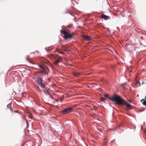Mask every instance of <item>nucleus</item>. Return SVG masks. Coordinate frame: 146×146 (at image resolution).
I'll return each mask as SVG.
<instances>
[{
    "instance_id": "19",
    "label": "nucleus",
    "mask_w": 146,
    "mask_h": 146,
    "mask_svg": "<svg viewBox=\"0 0 146 146\" xmlns=\"http://www.w3.org/2000/svg\"><path fill=\"white\" fill-rule=\"evenodd\" d=\"M104 96L106 98H107L108 97V94H105Z\"/></svg>"
},
{
    "instance_id": "27",
    "label": "nucleus",
    "mask_w": 146,
    "mask_h": 146,
    "mask_svg": "<svg viewBox=\"0 0 146 146\" xmlns=\"http://www.w3.org/2000/svg\"><path fill=\"white\" fill-rule=\"evenodd\" d=\"M145 100H146V96L145 97Z\"/></svg>"
},
{
    "instance_id": "28",
    "label": "nucleus",
    "mask_w": 146,
    "mask_h": 146,
    "mask_svg": "<svg viewBox=\"0 0 146 146\" xmlns=\"http://www.w3.org/2000/svg\"><path fill=\"white\" fill-rule=\"evenodd\" d=\"M39 91H40V92H41V90H39Z\"/></svg>"
},
{
    "instance_id": "13",
    "label": "nucleus",
    "mask_w": 146,
    "mask_h": 146,
    "mask_svg": "<svg viewBox=\"0 0 146 146\" xmlns=\"http://www.w3.org/2000/svg\"><path fill=\"white\" fill-rule=\"evenodd\" d=\"M42 91L44 92L46 94H48V91L46 90H43Z\"/></svg>"
},
{
    "instance_id": "23",
    "label": "nucleus",
    "mask_w": 146,
    "mask_h": 146,
    "mask_svg": "<svg viewBox=\"0 0 146 146\" xmlns=\"http://www.w3.org/2000/svg\"><path fill=\"white\" fill-rule=\"evenodd\" d=\"M27 61L30 62V61L29 60L28 57H27Z\"/></svg>"
},
{
    "instance_id": "1",
    "label": "nucleus",
    "mask_w": 146,
    "mask_h": 146,
    "mask_svg": "<svg viewBox=\"0 0 146 146\" xmlns=\"http://www.w3.org/2000/svg\"><path fill=\"white\" fill-rule=\"evenodd\" d=\"M109 99L112 102H115L117 104L125 106L128 109H131L132 106L128 103L126 101L123 99L119 96H115L113 97L110 98Z\"/></svg>"
},
{
    "instance_id": "10",
    "label": "nucleus",
    "mask_w": 146,
    "mask_h": 146,
    "mask_svg": "<svg viewBox=\"0 0 146 146\" xmlns=\"http://www.w3.org/2000/svg\"><path fill=\"white\" fill-rule=\"evenodd\" d=\"M141 102H143V105L146 107V100L142 99L141 100Z\"/></svg>"
},
{
    "instance_id": "29",
    "label": "nucleus",
    "mask_w": 146,
    "mask_h": 146,
    "mask_svg": "<svg viewBox=\"0 0 146 146\" xmlns=\"http://www.w3.org/2000/svg\"><path fill=\"white\" fill-rule=\"evenodd\" d=\"M145 80L146 81V79Z\"/></svg>"
},
{
    "instance_id": "16",
    "label": "nucleus",
    "mask_w": 146,
    "mask_h": 146,
    "mask_svg": "<svg viewBox=\"0 0 146 146\" xmlns=\"http://www.w3.org/2000/svg\"><path fill=\"white\" fill-rule=\"evenodd\" d=\"M39 67L41 69V70H42L44 67L42 66H39Z\"/></svg>"
},
{
    "instance_id": "2",
    "label": "nucleus",
    "mask_w": 146,
    "mask_h": 146,
    "mask_svg": "<svg viewBox=\"0 0 146 146\" xmlns=\"http://www.w3.org/2000/svg\"><path fill=\"white\" fill-rule=\"evenodd\" d=\"M61 33L64 35V38L67 39L68 38H71L72 37V34H71L69 32L66 31L64 29H62L60 31Z\"/></svg>"
},
{
    "instance_id": "6",
    "label": "nucleus",
    "mask_w": 146,
    "mask_h": 146,
    "mask_svg": "<svg viewBox=\"0 0 146 146\" xmlns=\"http://www.w3.org/2000/svg\"><path fill=\"white\" fill-rule=\"evenodd\" d=\"M36 80L39 84L42 82L43 81L42 79L40 77H37L36 78Z\"/></svg>"
},
{
    "instance_id": "8",
    "label": "nucleus",
    "mask_w": 146,
    "mask_h": 146,
    "mask_svg": "<svg viewBox=\"0 0 146 146\" xmlns=\"http://www.w3.org/2000/svg\"><path fill=\"white\" fill-rule=\"evenodd\" d=\"M62 58V57L60 56H58L57 58V59L54 62V64L55 65H57V64L60 62V60Z\"/></svg>"
},
{
    "instance_id": "4",
    "label": "nucleus",
    "mask_w": 146,
    "mask_h": 146,
    "mask_svg": "<svg viewBox=\"0 0 146 146\" xmlns=\"http://www.w3.org/2000/svg\"><path fill=\"white\" fill-rule=\"evenodd\" d=\"M41 72H42L45 74H47L48 72V70L47 68H44L42 70Z\"/></svg>"
},
{
    "instance_id": "21",
    "label": "nucleus",
    "mask_w": 146,
    "mask_h": 146,
    "mask_svg": "<svg viewBox=\"0 0 146 146\" xmlns=\"http://www.w3.org/2000/svg\"><path fill=\"white\" fill-rule=\"evenodd\" d=\"M128 101L129 102V103H131L132 102V100H129Z\"/></svg>"
},
{
    "instance_id": "26",
    "label": "nucleus",
    "mask_w": 146,
    "mask_h": 146,
    "mask_svg": "<svg viewBox=\"0 0 146 146\" xmlns=\"http://www.w3.org/2000/svg\"><path fill=\"white\" fill-rule=\"evenodd\" d=\"M48 80H49V81H50V78H48Z\"/></svg>"
},
{
    "instance_id": "5",
    "label": "nucleus",
    "mask_w": 146,
    "mask_h": 146,
    "mask_svg": "<svg viewBox=\"0 0 146 146\" xmlns=\"http://www.w3.org/2000/svg\"><path fill=\"white\" fill-rule=\"evenodd\" d=\"M101 17L104 19L105 20H107L110 19V18L109 16L106 15L104 14H102Z\"/></svg>"
},
{
    "instance_id": "22",
    "label": "nucleus",
    "mask_w": 146,
    "mask_h": 146,
    "mask_svg": "<svg viewBox=\"0 0 146 146\" xmlns=\"http://www.w3.org/2000/svg\"><path fill=\"white\" fill-rule=\"evenodd\" d=\"M69 13L71 15H73V14H72V13L70 12H69Z\"/></svg>"
},
{
    "instance_id": "20",
    "label": "nucleus",
    "mask_w": 146,
    "mask_h": 146,
    "mask_svg": "<svg viewBox=\"0 0 146 146\" xmlns=\"http://www.w3.org/2000/svg\"><path fill=\"white\" fill-rule=\"evenodd\" d=\"M93 108L94 110H96L97 109V107L96 106H94Z\"/></svg>"
},
{
    "instance_id": "25",
    "label": "nucleus",
    "mask_w": 146,
    "mask_h": 146,
    "mask_svg": "<svg viewBox=\"0 0 146 146\" xmlns=\"http://www.w3.org/2000/svg\"><path fill=\"white\" fill-rule=\"evenodd\" d=\"M142 84H144V82H143L142 83Z\"/></svg>"
},
{
    "instance_id": "3",
    "label": "nucleus",
    "mask_w": 146,
    "mask_h": 146,
    "mask_svg": "<svg viewBox=\"0 0 146 146\" xmlns=\"http://www.w3.org/2000/svg\"><path fill=\"white\" fill-rule=\"evenodd\" d=\"M72 110L73 109L71 107H69L62 110L61 112L63 113L66 114L72 111Z\"/></svg>"
},
{
    "instance_id": "9",
    "label": "nucleus",
    "mask_w": 146,
    "mask_h": 146,
    "mask_svg": "<svg viewBox=\"0 0 146 146\" xmlns=\"http://www.w3.org/2000/svg\"><path fill=\"white\" fill-rule=\"evenodd\" d=\"M72 74L74 76L76 77L80 75V73L77 72H72Z\"/></svg>"
},
{
    "instance_id": "18",
    "label": "nucleus",
    "mask_w": 146,
    "mask_h": 146,
    "mask_svg": "<svg viewBox=\"0 0 146 146\" xmlns=\"http://www.w3.org/2000/svg\"><path fill=\"white\" fill-rule=\"evenodd\" d=\"M49 95L50 97L52 99H53V96L49 94Z\"/></svg>"
},
{
    "instance_id": "15",
    "label": "nucleus",
    "mask_w": 146,
    "mask_h": 146,
    "mask_svg": "<svg viewBox=\"0 0 146 146\" xmlns=\"http://www.w3.org/2000/svg\"><path fill=\"white\" fill-rule=\"evenodd\" d=\"M139 84V86H140L141 85H140V82H139V81H136V85H137V84Z\"/></svg>"
},
{
    "instance_id": "14",
    "label": "nucleus",
    "mask_w": 146,
    "mask_h": 146,
    "mask_svg": "<svg viewBox=\"0 0 146 146\" xmlns=\"http://www.w3.org/2000/svg\"><path fill=\"white\" fill-rule=\"evenodd\" d=\"M56 51L58 52L59 53L62 54L63 53V52H60L57 48L56 49Z\"/></svg>"
},
{
    "instance_id": "30",
    "label": "nucleus",
    "mask_w": 146,
    "mask_h": 146,
    "mask_svg": "<svg viewBox=\"0 0 146 146\" xmlns=\"http://www.w3.org/2000/svg\"><path fill=\"white\" fill-rule=\"evenodd\" d=\"M139 95H138L137 96H138Z\"/></svg>"
},
{
    "instance_id": "24",
    "label": "nucleus",
    "mask_w": 146,
    "mask_h": 146,
    "mask_svg": "<svg viewBox=\"0 0 146 146\" xmlns=\"http://www.w3.org/2000/svg\"><path fill=\"white\" fill-rule=\"evenodd\" d=\"M26 123L27 124L28 123V122L27 120H26Z\"/></svg>"
},
{
    "instance_id": "11",
    "label": "nucleus",
    "mask_w": 146,
    "mask_h": 146,
    "mask_svg": "<svg viewBox=\"0 0 146 146\" xmlns=\"http://www.w3.org/2000/svg\"><path fill=\"white\" fill-rule=\"evenodd\" d=\"M11 103H10L9 104H8L7 106V108H9L10 110L12 112H13V110L11 108Z\"/></svg>"
},
{
    "instance_id": "7",
    "label": "nucleus",
    "mask_w": 146,
    "mask_h": 146,
    "mask_svg": "<svg viewBox=\"0 0 146 146\" xmlns=\"http://www.w3.org/2000/svg\"><path fill=\"white\" fill-rule=\"evenodd\" d=\"M82 37L85 40L88 41L90 39V37L88 36L83 35L82 36Z\"/></svg>"
},
{
    "instance_id": "17",
    "label": "nucleus",
    "mask_w": 146,
    "mask_h": 146,
    "mask_svg": "<svg viewBox=\"0 0 146 146\" xmlns=\"http://www.w3.org/2000/svg\"><path fill=\"white\" fill-rule=\"evenodd\" d=\"M106 99L104 98H101V101H104Z\"/></svg>"
},
{
    "instance_id": "12",
    "label": "nucleus",
    "mask_w": 146,
    "mask_h": 146,
    "mask_svg": "<svg viewBox=\"0 0 146 146\" xmlns=\"http://www.w3.org/2000/svg\"><path fill=\"white\" fill-rule=\"evenodd\" d=\"M40 86H41V87L42 88H45V85L42 83V82L39 84Z\"/></svg>"
}]
</instances>
